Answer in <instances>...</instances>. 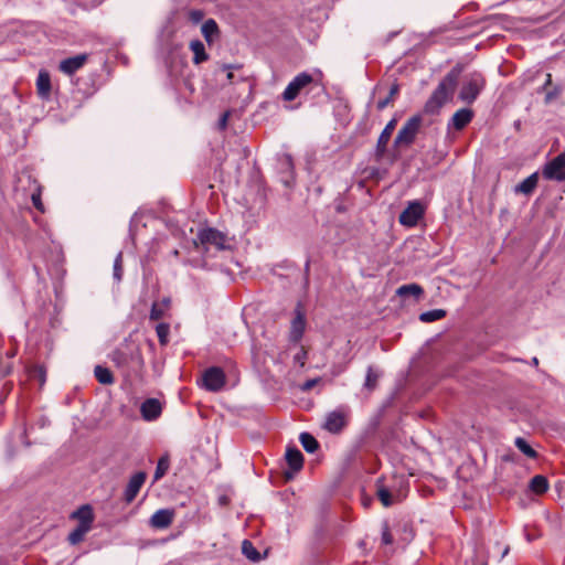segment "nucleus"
<instances>
[{
    "label": "nucleus",
    "mask_w": 565,
    "mask_h": 565,
    "mask_svg": "<svg viewBox=\"0 0 565 565\" xmlns=\"http://www.w3.org/2000/svg\"><path fill=\"white\" fill-rule=\"evenodd\" d=\"M115 365L126 375H140L145 361L139 345L132 340H125L110 355Z\"/></svg>",
    "instance_id": "1"
},
{
    "label": "nucleus",
    "mask_w": 565,
    "mask_h": 565,
    "mask_svg": "<svg viewBox=\"0 0 565 565\" xmlns=\"http://www.w3.org/2000/svg\"><path fill=\"white\" fill-rule=\"evenodd\" d=\"M461 68L459 66H455L447 75L440 81L436 89L433 92L431 96L427 100L425 105V110L427 113H435L439 110V108L448 102L457 86L458 78L460 76Z\"/></svg>",
    "instance_id": "2"
},
{
    "label": "nucleus",
    "mask_w": 565,
    "mask_h": 565,
    "mask_svg": "<svg viewBox=\"0 0 565 565\" xmlns=\"http://www.w3.org/2000/svg\"><path fill=\"white\" fill-rule=\"evenodd\" d=\"M423 118L420 115L411 117L398 130L394 139V148H408L420 129Z\"/></svg>",
    "instance_id": "3"
},
{
    "label": "nucleus",
    "mask_w": 565,
    "mask_h": 565,
    "mask_svg": "<svg viewBox=\"0 0 565 565\" xmlns=\"http://www.w3.org/2000/svg\"><path fill=\"white\" fill-rule=\"evenodd\" d=\"M350 409L348 406H340L326 415L322 425L323 429L331 434H340L348 425Z\"/></svg>",
    "instance_id": "4"
},
{
    "label": "nucleus",
    "mask_w": 565,
    "mask_h": 565,
    "mask_svg": "<svg viewBox=\"0 0 565 565\" xmlns=\"http://www.w3.org/2000/svg\"><path fill=\"white\" fill-rule=\"evenodd\" d=\"M483 86L484 78L480 74L475 73L462 85L459 98L467 104H471L476 100Z\"/></svg>",
    "instance_id": "5"
},
{
    "label": "nucleus",
    "mask_w": 565,
    "mask_h": 565,
    "mask_svg": "<svg viewBox=\"0 0 565 565\" xmlns=\"http://www.w3.org/2000/svg\"><path fill=\"white\" fill-rule=\"evenodd\" d=\"M313 82L312 75L307 72L299 73L294 79L287 85L282 93V99L291 102L297 98L300 92Z\"/></svg>",
    "instance_id": "6"
},
{
    "label": "nucleus",
    "mask_w": 565,
    "mask_h": 565,
    "mask_svg": "<svg viewBox=\"0 0 565 565\" xmlns=\"http://www.w3.org/2000/svg\"><path fill=\"white\" fill-rule=\"evenodd\" d=\"M225 373L221 367L212 366L203 374V386L210 392H218L225 385Z\"/></svg>",
    "instance_id": "7"
},
{
    "label": "nucleus",
    "mask_w": 565,
    "mask_h": 565,
    "mask_svg": "<svg viewBox=\"0 0 565 565\" xmlns=\"http://www.w3.org/2000/svg\"><path fill=\"white\" fill-rule=\"evenodd\" d=\"M543 177L547 180L565 181V151L545 166Z\"/></svg>",
    "instance_id": "8"
},
{
    "label": "nucleus",
    "mask_w": 565,
    "mask_h": 565,
    "mask_svg": "<svg viewBox=\"0 0 565 565\" xmlns=\"http://www.w3.org/2000/svg\"><path fill=\"white\" fill-rule=\"evenodd\" d=\"M286 461L290 471H285L286 480H291L295 473L299 472L303 467V456L296 446H288L286 449Z\"/></svg>",
    "instance_id": "9"
},
{
    "label": "nucleus",
    "mask_w": 565,
    "mask_h": 565,
    "mask_svg": "<svg viewBox=\"0 0 565 565\" xmlns=\"http://www.w3.org/2000/svg\"><path fill=\"white\" fill-rule=\"evenodd\" d=\"M198 239L203 246L213 245L220 250L226 248V236L215 228L209 227L200 231L198 234Z\"/></svg>",
    "instance_id": "10"
},
{
    "label": "nucleus",
    "mask_w": 565,
    "mask_h": 565,
    "mask_svg": "<svg viewBox=\"0 0 565 565\" xmlns=\"http://www.w3.org/2000/svg\"><path fill=\"white\" fill-rule=\"evenodd\" d=\"M424 214L423 205L417 202H411L408 206L399 214V223L406 226H415Z\"/></svg>",
    "instance_id": "11"
},
{
    "label": "nucleus",
    "mask_w": 565,
    "mask_h": 565,
    "mask_svg": "<svg viewBox=\"0 0 565 565\" xmlns=\"http://www.w3.org/2000/svg\"><path fill=\"white\" fill-rule=\"evenodd\" d=\"M146 479L147 473L143 471L136 472L130 477L128 484L124 491V499L127 503H131L136 499Z\"/></svg>",
    "instance_id": "12"
},
{
    "label": "nucleus",
    "mask_w": 565,
    "mask_h": 565,
    "mask_svg": "<svg viewBox=\"0 0 565 565\" xmlns=\"http://www.w3.org/2000/svg\"><path fill=\"white\" fill-rule=\"evenodd\" d=\"M396 124H397V119L393 118L386 124V126L382 130V132L377 139L376 148H375V157L377 160H381L384 157L386 149H387L388 141L392 137L393 131L395 130Z\"/></svg>",
    "instance_id": "13"
},
{
    "label": "nucleus",
    "mask_w": 565,
    "mask_h": 565,
    "mask_svg": "<svg viewBox=\"0 0 565 565\" xmlns=\"http://www.w3.org/2000/svg\"><path fill=\"white\" fill-rule=\"evenodd\" d=\"M87 60L88 54L86 53L67 57L60 62L58 71L65 75L71 76L75 74L78 70H81L86 64Z\"/></svg>",
    "instance_id": "14"
},
{
    "label": "nucleus",
    "mask_w": 565,
    "mask_h": 565,
    "mask_svg": "<svg viewBox=\"0 0 565 565\" xmlns=\"http://www.w3.org/2000/svg\"><path fill=\"white\" fill-rule=\"evenodd\" d=\"M173 516L172 510L161 509L151 515L149 523L153 529H167L171 525Z\"/></svg>",
    "instance_id": "15"
},
{
    "label": "nucleus",
    "mask_w": 565,
    "mask_h": 565,
    "mask_svg": "<svg viewBox=\"0 0 565 565\" xmlns=\"http://www.w3.org/2000/svg\"><path fill=\"white\" fill-rule=\"evenodd\" d=\"M140 412L143 419L154 420L161 415L162 406L157 398H148L141 404Z\"/></svg>",
    "instance_id": "16"
},
{
    "label": "nucleus",
    "mask_w": 565,
    "mask_h": 565,
    "mask_svg": "<svg viewBox=\"0 0 565 565\" xmlns=\"http://www.w3.org/2000/svg\"><path fill=\"white\" fill-rule=\"evenodd\" d=\"M71 518L76 519L79 526L90 530L94 521L93 509L89 504H84L74 511Z\"/></svg>",
    "instance_id": "17"
},
{
    "label": "nucleus",
    "mask_w": 565,
    "mask_h": 565,
    "mask_svg": "<svg viewBox=\"0 0 565 565\" xmlns=\"http://www.w3.org/2000/svg\"><path fill=\"white\" fill-rule=\"evenodd\" d=\"M383 376V371L376 366L369 365L366 369V375L363 383V388L367 391L369 393L376 390L379 386V382L381 377Z\"/></svg>",
    "instance_id": "18"
},
{
    "label": "nucleus",
    "mask_w": 565,
    "mask_h": 565,
    "mask_svg": "<svg viewBox=\"0 0 565 565\" xmlns=\"http://www.w3.org/2000/svg\"><path fill=\"white\" fill-rule=\"evenodd\" d=\"M51 76L50 73L45 70H41L38 74L36 78V90L38 95L42 99H49L51 95Z\"/></svg>",
    "instance_id": "19"
},
{
    "label": "nucleus",
    "mask_w": 565,
    "mask_h": 565,
    "mask_svg": "<svg viewBox=\"0 0 565 565\" xmlns=\"http://www.w3.org/2000/svg\"><path fill=\"white\" fill-rule=\"evenodd\" d=\"M305 316L299 309H297L296 317L291 321L290 338L292 341L297 342L301 339L305 331Z\"/></svg>",
    "instance_id": "20"
},
{
    "label": "nucleus",
    "mask_w": 565,
    "mask_h": 565,
    "mask_svg": "<svg viewBox=\"0 0 565 565\" xmlns=\"http://www.w3.org/2000/svg\"><path fill=\"white\" fill-rule=\"evenodd\" d=\"M472 117V110L461 108L454 114L451 118L452 126L455 127V129L461 130L471 121Z\"/></svg>",
    "instance_id": "21"
},
{
    "label": "nucleus",
    "mask_w": 565,
    "mask_h": 565,
    "mask_svg": "<svg viewBox=\"0 0 565 565\" xmlns=\"http://www.w3.org/2000/svg\"><path fill=\"white\" fill-rule=\"evenodd\" d=\"M190 50L193 52V63L199 65L209 60L205 46L202 41L193 40L190 42Z\"/></svg>",
    "instance_id": "22"
},
{
    "label": "nucleus",
    "mask_w": 565,
    "mask_h": 565,
    "mask_svg": "<svg viewBox=\"0 0 565 565\" xmlns=\"http://www.w3.org/2000/svg\"><path fill=\"white\" fill-rule=\"evenodd\" d=\"M201 32L207 43H212L220 35L218 25L213 19H209L202 24Z\"/></svg>",
    "instance_id": "23"
},
{
    "label": "nucleus",
    "mask_w": 565,
    "mask_h": 565,
    "mask_svg": "<svg viewBox=\"0 0 565 565\" xmlns=\"http://www.w3.org/2000/svg\"><path fill=\"white\" fill-rule=\"evenodd\" d=\"M537 181H539V175L537 173H532L531 175H529L527 178H525L522 182H520L514 191L515 193H523V194H531L536 185H537Z\"/></svg>",
    "instance_id": "24"
},
{
    "label": "nucleus",
    "mask_w": 565,
    "mask_h": 565,
    "mask_svg": "<svg viewBox=\"0 0 565 565\" xmlns=\"http://www.w3.org/2000/svg\"><path fill=\"white\" fill-rule=\"evenodd\" d=\"M96 380L103 385H111L115 382L114 375L109 369L96 365L94 369Z\"/></svg>",
    "instance_id": "25"
},
{
    "label": "nucleus",
    "mask_w": 565,
    "mask_h": 565,
    "mask_svg": "<svg viewBox=\"0 0 565 565\" xmlns=\"http://www.w3.org/2000/svg\"><path fill=\"white\" fill-rule=\"evenodd\" d=\"M423 294H424L423 287L417 284L403 285V286L398 287L396 290V295L399 297L414 296V297L418 298Z\"/></svg>",
    "instance_id": "26"
},
{
    "label": "nucleus",
    "mask_w": 565,
    "mask_h": 565,
    "mask_svg": "<svg viewBox=\"0 0 565 565\" xmlns=\"http://www.w3.org/2000/svg\"><path fill=\"white\" fill-rule=\"evenodd\" d=\"M530 489L536 494H543L548 490V481L542 475L534 476L530 481Z\"/></svg>",
    "instance_id": "27"
},
{
    "label": "nucleus",
    "mask_w": 565,
    "mask_h": 565,
    "mask_svg": "<svg viewBox=\"0 0 565 565\" xmlns=\"http://www.w3.org/2000/svg\"><path fill=\"white\" fill-rule=\"evenodd\" d=\"M242 553L246 558H248L252 562H259L263 558L260 553L254 546V544L248 540L243 541Z\"/></svg>",
    "instance_id": "28"
},
{
    "label": "nucleus",
    "mask_w": 565,
    "mask_h": 565,
    "mask_svg": "<svg viewBox=\"0 0 565 565\" xmlns=\"http://www.w3.org/2000/svg\"><path fill=\"white\" fill-rule=\"evenodd\" d=\"M299 440L303 449L309 454H313L319 448V443L309 433H301L299 436Z\"/></svg>",
    "instance_id": "29"
},
{
    "label": "nucleus",
    "mask_w": 565,
    "mask_h": 565,
    "mask_svg": "<svg viewBox=\"0 0 565 565\" xmlns=\"http://www.w3.org/2000/svg\"><path fill=\"white\" fill-rule=\"evenodd\" d=\"M169 467H170L169 456L164 455V456L160 457L158 460L157 467H156L154 475H153V481L160 480L167 473V471L169 470Z\"/></svg>",
    "instance_id": "30"
},
{
    "label": "nucleus",
    "mask_w": 565,
    "mask_h": 565,
    "mask_svg": "<svg viewBox=\"0 0 565 565\" xmlns=\"http://www.w3.org/2000/svg\"><path fill=\"white\" fill-rule=\"evenodd\" d=\"M446 317V311L444 309H433L429 311L422 312L419 315V320L422 322H434L440 320Z\"/></svg>",
    "instance_id": "31"
},
{
    "label": "nucleus",
    "mask_w": 565,
    "mask_h": 565,
    "mask_svg": "<svg viewBox=\"0 0 565 565\" xmlns=\"http://www.w3.org/2000/svg\"><path fill=\"white\" fill-rule=\"evenodd\" d=\"M514 444L516 448L526 457L532 459L537 458V452L527 444V441L524 438L518 437Z\"/></svg>",
    "instance_id": "32"
},
{
    "label": "nucleus",
    "mask_w": 565,
    "mask_h": 565,
    "mask_svg": "<svg viewBox=\"0 0 565 565\" xmlns=\"http://www.w3.org/2000/svg\"><path fill=\"white\" fill-rule=\"evenodd\" d=\"M90 530L85 529L84 526H77L68 534V542L73 545L78 544L84 540V536Z\"/></svg>",
    "instance_id": "33"
},
{
    "label": "nucleus",
    "mask_w": 565,
    "mask_h": 565,
    "mask_svg": "<svg viewBox=\"0 0 565 565\" xmlns=\"http://www.w3.org/2000/svg\"><path fill=\"white\" fill-rule=\"evenodd\" d=\"M398 92H399L398 84H393L390 88L388 95H386V98L377 102V105H376L377 109L383 110L385 107H387L390 105V103L394 99V97L398 94Z\"/></svg>",
    "instance_id": "34"
},
{
    "label": "nucleus",
    "mask_w": 565,
    "mask_h": 565,
    "mask_svg": "<svg viewBox=\"0 0 565 565\" xmlns=\"http://www.w3.org/2000/svg\"><path fill=\"white\" fill-rule=\"evenodd\" d=\"M156 332L161 345H167L169 342L170 326L168 323H159L156 327Z\"/></svg>",
    "instance_id": "35"
},
{
    "label": "nucleus",
    "mask_w": 565,
    "mask_h": 565,
    "mask_svg": "<svg viewBox=\"0 0 565 565\" xmlns=\"http://www.w3.org/2000/svg\"><path fill=\"white\" fill-rule=\"evenodd\" d=\"M376 495L384 507H391L393 504V498L387 488L377 484Z\"/></svg>",
    "instance_id": "36"
},
{
    "label": "nucleus",
    "mask_w": 565,
    "mask_h": 565,
    "mask_svg": "<svg viewBox=\"0 0 565 565\" xmlns=\"http://www.w3.org/2000/svg\"><path fill=\"white\" fill-rule=\"evenodd\" d=\"M166 313L164 305H159V302H153L150 310V320L157 321L160 320Z\"/></svg>",
    "instance_id": "37"
},
{
    "label": "nucleus",
    "mask_w": 565,
    "mask_h": 565,
    "mask_svg": "<svg viewBox=\"0 0 565 565\" xmlns=\"http://www.w3.org/2000/svg\"><path fill=\"white\" fill-rule=\"evenodd\" d=\"M122 273H124V268H122V254L118 253V255L116 256V258L114 260V278L117 281H120L121 278H122Z\"/></svg>",
    "instance_id": "38"
},
{
    "label": "nucleus",
    "mask_w": 565,
    "mask_h": 565,
    "mask_svg": "<svg viewBox=\"0 0 565 565\" xmlns=\"http://www.w3.org/2000/svg\"><path fill=\"white\" fill-rule=\"evenodd\" d=\"M204 11L201 10V9H191L189 12H188V19L189 21H191L193 24H198L199 22H201L203 19H204Z\"/></svg>",
    "instance_id": "39"
},
{
    "label": "nucleus",
    "mask_w": 565,
    "mask_h": 565,
    "mask_svg": "<svg viewBox=\"0 0 565 565\" xmlns=\"http://www.w3.org/2000/svg\"><path fill=\"white\" fill-rule=\"evenodd\" d=\"M382 542L385 544V545H388V544H392L393 543V536L390 532V529H388V525L387 524H384L383 526V531H382Z\"/></svg>",
    "instance_id": "40"
},
{
    "label": "nucleus",
    "mask_w": 565,
    "mask_h": 565,
    "mask_svg": "<svg viewBox=\"0 0 565 565\" xmlns=\"http://www.w3.org/2000/svg\"><path fill=\"white\" fill-rule=\"evenodd\" d=\"M31 200H32V203L34 205V207L40 211V212H44V206H43V203L41 201V193H33L32 196H31Z\"/></svg>",
    "instance_id": "41"
},
{
    "label": "nucleus",
    "mask_w": 565,
    "mask_h": 565,
    "mask_svg": "<svg viewBox=\"0 0 565 565\" xmlns=\"http://www.w3.org/2000/svg\"><path fill=\"white\" fill-rule=\"evenodd\" d=\"M318 382H319V379L308 380V381H306L302 384L301 390L302 391H310L311 388H313L317 385Z\"/></svg>",
    "instance_id": "42"
},
{
    "label": "nucleus",
    "mask_w": 565,
    "mask_h": 565,
    "mask_svg": "<svg viewBox=\"0 0 565 565\" xmlns=\"http://www.w3.org/2000/svg\"><path fill=\"white\" fill-rule=\"evenodd\" d=\"M306 356L307 352L303 349H300V351L295 355L294 359L302 366L305 364Z\"/></svg>",
    "instance_id": "43"
},
{
    "label": "nucleus",
    "mask_w": 565,
    "mask_h": 565,
    "mask_svg": "<svg viewBox=\"0 0 565 565\" xmlns=\"http://www.w3.org/2000/svg\"><path fill=\"white\" fill-rule=\"evenodd\" d=\"M561 93L559 88H555L554 90L547 92L545 96V100L548 103L552 99L556 98L557 95Z\"/></svg>",
    "instance_id": "44"
},
{
    "label": "nucleus",
    "mask_w": 565,
    "mask_h": 565,
    "mask_svg": "<svg viewBox=\"0 0 565 565\" xmlns=\"http://www.w3.org/2000/svg\"><path fill=\"white\" fill-rule=\"evenodd\" d=\"M228 113H224L218 121V126L221 129H225L227 126Z\"/></svg>",
    "instance_id": "45"
},
{
    "label": "nucleus",
    "mask_w": 565,
    "mask_h": 565,
    "mask_svg": "<svg viewBox=\"0 0 565 565\" xmlns=\"http://www.w3.org/2000/svg\"><path fill=\"white\" fill-rule=\"evenodd\" d=\"M233 67H234V66H232V65H226V64H224V65L222 66V71H228V72H227V74H226V78H227V81H228L230 83L232 82V79H233V77H234L233 73L231 72V70H232Z\"/></svg>",
    "instance_id": "46"
},
{
    "label": "nucleus",
    "mask_w": 565,
    "mask_h": 565,
    "mask_svg": "<svg viewBox=\"0 0 565 565\" xmlns=\"http://www.w3.org/2000/svg\"><path fill=\"white\" fill-rule=\"evenodd\" d=\"M551 84H552V75L547 74L546 75V82H545L543 88L546 89V87L550 86Z\"/></svg>",
    "instance_id": "47"
},
{
    "label": "nucleus",
    "mask_w": 565,
    "mask_h": 565,
    "mask_svg": "<svg viewBox=\"0 0 565 565\" xmlns=\"http://www.w3.org/2000/svg\"><path fill=\"white\" fill-rule=\"evenodd\" d=\"M159 305H164V310H167L170 306V299L164 298L161 302H159Z\"/></svg>",
    "instance_id": "48"
},
{
    "label": "nucleus",
    "mask_w": 565,
    "mask_h": 565,
    "mask_svg": "<svg viewBox=\"0 0 565 565\" xmlns=\"http://www.w3.org/2000/svg\"><path fill=\"white\" fill-rule=\"evenodd\" d=\"M10 373V367L9 366H4L3 369H0V374L1 375H7Z\"/></svg>",
    "instance_id": "49"
},
{
    "label": "nucleus",
    "mask_w": 565,
    "mask_h": 565,
    "mask_svg": "<svg viewBox=\"0 0 565 565\" xmlns=\"http://www.w3.org/2000/svg\"><path fill=\"white\" fill-rule=\"evenodd\" d=\"M532 362H533V364H534V365H537V364H539V360H537V358H533V359H532Z\"/></svg>",
    "instance_id": "50"
}]
</instances>
